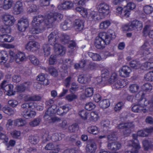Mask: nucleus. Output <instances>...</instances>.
Here are the masks:
<instances>
[{"label":"nucleus","instance_id":"473e14b6","mask_svg":"<svg viewBox=\"0 0 153 153\" xmlns=\"http://www.w3.org/2000/svg\"><path fill=\"white\" fill-rule=\"evenodd\" d=\"M88 55L94 61H99L101 59L100 56L97 53L89 52L88 53Z\"/></svg>","mask_w":153,"mask_h":153},{"label":"nucleus","instance_id":"ea45409f","mask_svg":"<svg viewBox=\"0 0 153 153\" xmlns=\"http://www.w3.org/2000/svg\"><path fill=\"white\" fill-rule=\"evenodd\" d=\"M89 79L85 75H79L78 78V81L79 83L86 84L89 82Z\"/></svg>","mask_w":153,"mask_h":153},{"label":"nucleus","instance_id":"4c0bfd02","mask_svg":"<svg viewBox=\"0 0 153 153\" xmlns=\"http://www.w3.org/2000/svg\"><path fill=\"white\" fill-rule=\"evenodd\" d=\"M111 22L109 20H107L101 22L100 25L99 27L101 29H105L110 25Z\"/></svg>","mask_w":153,"mask_h":153},{"label":"nucleus","instance_id":"2eb2a0df","mask_svg":"<svg viewBox=\"0 0 153 153\" xmlns=\"http://www.w3.org/2000/svg\"><path fill=\"white\" fill-rule=\"evenodd\" d=\"M74 4L70 1H65L59 4L57 6L58 9L60 10H69L73 7Z\"/></svg>","mask_w":153,"mask_h":153},{"label":"nucleus","instance_id":"ddd939ff","mask_svg":"<svg viewBox=\"0 0 153 153\" xmlns=\"http://www.w3.org/2000/svg\"><path fill=\"white\" fill-rule=\"evenodd\" d=\"M18 30L20 31H24L29 26V22L27 19L21 18L17 25Z\"/></svg>","mask_w":153,"mask_h":153},{"label":"nucleus","instance_id":"f03ea898","mask_svg":"<svg viewBox=\"0 0 153 153\" xmlns=\"http://www.w3.org/2000/svg\"><path fill=\"white\" fill-rule=\"evenodd\" d=\"M59 34L56 31L51 32L48 36V42L51 45H54V50L57 55L63 56L65 53V48L58 43Z\"/></svg>","mask_w":153,"mask_h":153},{"label":"nucleus","instance_id":"7ed1b4c3","mask_svg":"<svg viewBox=\"0 0 153 153\" xmlns=\"http://www.w3.org/2000/svg\"><path fill=\"white\" fill-rule=\"evenodd\" d=\"M48 15L44 17L42 15H39L33 18L32 21V27L30 30V32L32 34H38L42 32L45 29L44 27L40 26L42 23H43L46 26L50 25L47 24L48 19H46Z\"/></svg>","mask_w":153,"mask_h":153},{"label":"nucleus","instance_id":"0eeeda50","mask_svg":"<svg viewBox=\"0 0 153 153\" xmlns=\"http://www.w3.org/2000/svg\"><path fill=\"white\" fill-rule=\"evenodd\" d=\"M0 87L1 88L5 91L6 94L7 95L10 96L14 95L15 92L13 90V85H9L6 80H4L2 82Z\"/></svg>","mask_w":153,"mask_h":153},{"label":"nucleus","instance_id":"4468645a","mask_svg":"<svg viewBox=\"0 0 153 153\" xmlns=\"http://www.w3.org/2000/svg\"><path fill=\"white\" fill-rule=\"evenodd\" d=\"M24 10L23 3L22 2L18 1L14 4L12 11L15 15H18L22 13Z\"/></svg>","mask_w":153,"mask_h":153},{"label":"nucleus","instance_id":"9d476101","mask_svg":"<svg viewBox=\"0 0 153 153\" xmlns=\"http://www.w3.org/2000/svg\"><path fill=\"white\" fill-rule=\"evenodd\" d=\"M99 13L104 16H106L110 12L109 5L105 3H102L98 5L97 7Z\"/></svg>","mask_w":153,"mask_h":153},{"label":"nucleus","instance_id":"e433bc0d","mask_svg":"<svg viewBox=\"0 0 153 153\" xmlns=\"http://www.w3.org/2000/svg\"><path fill=\"white\" fill-rule=\"evenodd\" d=\"M43 49L45 56H48L50 54L51 48L49 45H44L43 47Z\"/></svg>","mask_w":153,"mask_h":153},{"label":"nucleus","instance_id":"bb28decb","mask_svg":"<svg viewBox=\"0 0 153 153\" xmlns=\"http://www.w3.org/2000/svg\"><path fill=\"white\" fill-rule=\"evenodd\" d=\"M153 132V128H150L146 129L145 131L140 130L137 133L138 136L142 137L146 136L149 133H150Z\"/></svg>","mask_w":153,"mask_h":153},{"label":"nucleus","instance_id":"a211bd4d","mask_svg":"<svg viewBox=\"0 0 153 153\" xmlns=\"http://www.w3.org/2000/svg\"><path fill=\"white\" fill-rule=\"evenodd\" d=\"M128 145L129 146L133 147L131 150L128 151L127 153H138V150L139 149L140 146L139 144L137 143V141L133 143L131 141H128Z\"/></svg>","mask_w":153,"mask_h":153},{"label":"nucleus","instance_id":"a19ab883","mask_svg":"<svg viewBox=\"0 0 153 153\" xmlns=\"http://www.w3.org/2000/svg\"><path fill=\"white\" fill-rule=\"evenodd\" d=\"M139 88V86L137 84L131 85L129 87V90L131 93H136L138 92Z\"/></svg>","mask_w":153,"mask_h":153},{"label":"nucleus","instance_id":"37998d69","mask_svg":"<svg viewBox=\"0 0 153 153\" xmlns=\"http://www.w3.org/2000/svg\"><path fill=\"white\" fill-rule=\"evenodd\" d=\"M78 96L76 95L71 93L68 94L65 97V99L69 102H72L77 98Z\"/></svg>","mask_w":153,"mask_h":153},{"label":"nucleus","instance_id":"7c9ffc66","mask_svg":"<svg viewBox=\"0 0 153 153\" xmlns=\"http://www.w3.org/2000/svg\"><path fill=\"white\" fill-rule=\"evenodd\" d=\"M38 81L43 82V84L45 85H47L49 84L48 80L46 79L44 74L41 73L37 76V78Z\"/></svg>","mask_w":153,"mask_h":153},{"label":"nucleus","instance_id":"49530a36","mask_svg":"<svg viewBox=\"0 0 153 153\" xmlns=\"http://www.w3.org/2000/svg\"><path fill=\"white\" fill-rule=\"evenodd\" d=\"M10 134L12 137L15 139L19 138L21 134L20 131L16 130H14L12 131Z\"/></svg>","mask_w":153,"mask_h":153},{"label":"nucleus","instance_id":"5fc2aeb1","mask_svg":"<svg viewBox=\"0 0 153 153\" xmlns=\"http://www.w3.org/2000/svg\"><path fill=\"white\" fill-rule=\"evenodd\" d=\"M41 120L40 118H36L33 121L30 122L29 125L31 127H35L39 125Z\"/></svg>","mask_w":153,"mask_h":153},{"label":"nucleus","instance_id":"8fccbe9b","mask_svg":"<svg viewBox=\"0 0 153 153\" xmlns=\"http://www.w3.org/2000/svg\"><path fill=\"white\" fill-rule=\"evenodd\" d=\"M60 40L64 43L69 42V36L66 34H62L60 35Z\"/></svg>","mask_w":153,"mask_h":153},{"label":"nucleus","instance_id":"774afa93","mask_svg":"<svg viewBox=\"0 0 153 153\" xmlns=\"http://www.w3.org/2000/svg\"><path fill=\"white\" fill-rule=\"evenodd\" d=\"M49 63L51 65H53L55 64L56 61V56L55 55H51L49 59Z\"/></svg>","mask_w":153,"mask_h":153},{"label":"nucleus","instance_id":"6ab92c4d","mask_svg":"<svg viewBox=\"0 0 153 153\" xmlns=\"http://www.w3.org/2000/svg\"><path fill=\"white\" fill-rule=\"evenodd\" d=\"M107 147L108 149L115 152L121 148V145L120 143L117 142L108 143Z\"/></svg>","mask_w":153,"mask_h":153},{"label":"nucleus","instance_id":"c03bdc74","mask_svg":"<svg viewBox=\"0 0 153 153\" xmlns=\"http://www.w3.org/2000/svg\"><path fill=\"white\" fill-rule=\"evenodd\" d=\"M29 140L31 143L35 144L38 142L39 137L37 136L31 135L29 137Z\"/></svg>","mask_w":153,"mask_h":153},{"label":"nucleus","instance_id":"393cba45","mask_svg":"<svg viewBox=\"0 0 153 153\" xmlns=\"http://www.w3.org/2000/svg\"><path fill=\"white\" fill-rule=\"evenodd\" d=\"M97 149L96 144L94 142L91 143L90 144L88 145L86 148L87 153H94Z\"/></svg>","mask_w":153,"mask_h":153},{"label":"nucleus","instance_id":"f8f14e48","mask_svg":"<svg viewBox=\"0 0 153 153\" xmlns=\"http://www.w3.org/2000/svg\"><path fill=\"white\" fill-rule=\"evenodd\" d=\"M40 47L39 43L36 41H31L26 45L25 48L29 51L34 52L38 50Z\"/></svg>","mask_w":153,"mask_h":153},{"label":"nucleus","instance_id":"c85d7f7f","mask_svg":"<svg viewBox=\"0 0 153 153\" xmlns=\"http://www.w3.org/2000/svg\"><path fill=\"white\" fill-rule=\"evenodd\" d=\"M99 105L100 108L103 109H105L108 108L110 106V102L108 100H103L100 102Z\"/></svg>","mask_w":153,"mask_h":153},{"label":"nucleus","instance_id":"f3484780","mask_svg":"<svg viewBox=\"0 0 153 153\" xmlns=\"http://www.w3.org/2000/svg\"><path fill=\"white\" fill-rule=\"evenodd\" d=\"M72 108V106L69 104H66L58 108L57 110V114L59 115L65 114Z\"/></svg>","mask_w":153,"mask_h":153},{"label":"nucleus","instance_id":"cd10ccee","mask_svg":"<svg viewBox=\"0 0 153 153\" xmlns=\"http://www.w3.org/2000/svg\"><path fill=\"white\" fill-rule=\"evenodd\" d=\"M14 2L13 0H4L3 5V9L7 10L10 8Z\"/></svg>","mask_w":153,"mask_h":153},{"label":"nucleus","instance_id":"a878e982","mask_svg":"<svg viewBox=\"0 0 153 153\" xmlns=\"http://www.w3.org/2000/svg\"><path fill=\"white\" fill-rule=\"evenodd\" d=\"M26 59V57L24 53L19 52L15 55V60L16 62L19 63L20 62L24 61Z\"/></svg>","mask_w":153,"mask_h":153},{"label":"nucleus","instance_id":"e2e57ef3","mask_svg":"<svg viewBox=\"0 0 153 153\" xmlns=\"http://www.w3.org/2000/svg\"><path fill=\"white\" fill-rule=\"evenodd\" d=\"M25 85L22 83L17 86L16 87L17 92L19 93H22L24 92L26 89V86H25Z\"/></svg>","mask_w":153,"mask_h":153},{"label":"nucleus","instance_id":"864d4df0","mask_svg":"<svg viewBox=\"0 0 153 153\" xmlns=\"http://www.w3.org/2000/svg\"><path fill=\"white\" fill-rule=\"evenodd\" d=\"M97 83L98 84L104 86L106 83V80H105L102 76H100L96 78Z\"/></svg>","mask_w":153,"mask_h":153},{"label":"nucleus","instance_id":"6e6552de","mask_svg":"<svg viewBox=\"0 0 153 153\" xmlns=\"http://www.w3.org/2000/svg\"><path fill=\"white\" fill-rule=\"evenodd\" d=\"M63 15L60 13H51L48 15L46 19L47 24L51 25L55 21L59 19L60 20L63 18Z\"/></svg>","mask_w":153,"mask_h":153},{"label":"nucleus","instance_id":"09e8293b","mask_svg":"<svg viewBox=\"0 0 153 153\" xmlns=\"http://www.w3.org/2000/svg\"><path fill=\"white\" fill-rule=\"evenodd\" d=\"M94 89L92 88H88L85 90V94L87 97H91L93 94Z\"/></svg>","mask_w":153,"mask_h":153},{"label":"nucleus","instance_id":"20e7f679","mask_svg":"<svg viewBox=\"0 0 153 153\" xmlns=\"http://www.w3.org/2000/svg\"><path fill=\"white\" fill-rule=\"evenodd\" d=\"M117 75L115 73H113L110 79L109 82L113 84V87L118 89L126 86L128 83L127 80L118 79H117Z\"/></svg>","mask_w":153,"mask_h":153},{"label":"nucleus","instance_id":"f257e3e1","mask_svg":"<svg viewBox=\"0 0 153 153\" xmlns=\"http://www.w3.org/2000/svg\"><path fill=\"white\" fill-rule=\"evenodd\" d=\"M115 37L114 32L111 30H109L106 32H100L99 34V36L96 38L95 46L98 49H103L106 45L109 44Z\"/></svg>","mask_w":153,"mask_h":153},{"label":"nucleus","instance_id":"de8ad7c7","mask_svg":"<svg viewBox=\"0 0 153 153\" xmlns=\"http://www.w3.org/2000/svg\"><path fill=\"white\" fill-rule=\"evenodd\" d=\"M61 28L63 30H66L69 28L71 27V22H68L65 21L62 23L61 25Z\"/></svg>","mask_w":153,"mask_h":153},{"label":"nucleus","instance_id":"b1692460","mask_svg":"<svg viewBox=\"0 0 153 153\" xmlns=\"http://www.w3.org/2000/svg\"><path fill=\"white\" fill-rule=\"evenodd\" d=\"M8 58V54L6 51H2L0 52V64H4Z\"/></svg>","mask_w":153,"mask_h":153},{"label":"nucleus","instance_id":"69168bd1","mask_svg":"<svg viewBox=\"0 0 153 153\" xmlns=\"http://www.w3.org/2000/svg\"><path fill=\"white\" fill-rule=\"evenodd\" d=\"M78 129V125L76 124H74L68 127V130L71 132H74L77 131Z\"/></svg>","mask_w":153,"mask_h":153},{"label":"nucleus","instance_id":"f704fd0d","mask_svg":"<svg viewBox=\"0 0 153 153\" xmlns=\"http://www.w3.org/2000/svg\"><path fill=\"white\" fill-rule=\"evenodd\" d=\"M2 110L5 113L9 115H13L15 113V111L13 109L6 106L4 107Z\"/></svg>","mask_w":153,"mask_h":153},{"label":"nucleus","instance_id":"338daca9","mask_svg":"<svg viewBox=\"0 0 153 153\" xmlns=\"http://www.w3.org/2000/svg\"><path fill=\"white\" fill-rule=\"evenodd\" d=\"M142 88L143 90L145 91H149L152 90V86L150 83H146L143 85L142 86Z\"/></svg>","mask_w":153,"mask_h":153},{"label":"nucleus","instance_id":"603ef678","mask_svg":"<svg viewBox=\"0 0 153 153\" xmlns=\"http://www.w3.org/2000/svg\"><path fill=\"white\" fill-rule=\"evenodd\" d=\"M144 67L146 69H149L153 68V59L150 60L149 61L144 63Z\"/></svg>","mask_w":153,"mask_h":153},{"label":"nucleus","instance_id":"39448f33","mask_svg":"<svg viewBox=\"0 0 153 153\" xmlns=\"http://www.w3.org/2000/svg\"><path fill=\"white\" fill-rule=\"evenodd\" d=\"M21 114L25 118L30 119L36 115V112L34 111L28 109L29 108L28 103H24L21 105Z\"/></svg>","mask_w":153,"mask_h":153},{"label":"nucleus","instance_id":"c756f323","mask_svg":"<svg viewBox=\"0 0 153 153\" xmlns=\"http://www.w3.org/2000/svg\"><path fill=\"white\" fill-rule=\"evenodd\" d=\"M41 99V97L39 96H30L29 95H26L24 98L25 101H39Z\"/></svg>","mask_w":153,"mask_h":153},{"label":"nucleus","instance_id":"680f3d73","mask_svg":"<svg viewBox=\"0 0 153 153\" xmlns=\"http://www.w3.org/2000/svg\"><path fill=\"white\" fill-rule=\"evenodd\" d=\"M139 104L138 105H134L132 108V111L138 113L141 112L142 107L140 106Z\"/></svg>","mask_w":153,"mask_h":153},{"label":"nucleus","instance_id":"052dcab7","mask_svg":"<svg viewBox=\"0 0 153 153\" xmlns=\"http://www.w3.org/2000/svg\"><path fill=\"white\" fill-rule=\"evenodd\" d=\"M130 66L135 69H138L140 67V65L139 62L133 60L130 62Z\"/></svg>","mask_w":153,"mask_h":153},{"label":"nucleus","instance_id":"2f4dec72","mask_svg":"<svg viewBox=\"0 0 153 153\" xmlns=\"http://www.w3.org/2000/svg\"><path fill=\"white\" fill-rule=\"evenodd\" d=\"M76 11L79 13L83 17L86 18L87 17L88 13L86 9L83 7H77L76 8Z\"/></svg>","mask_w":153,"mask_h":153},{"label":"nucleus","instance_id":"72a5a7b5","mask_svg":"<svg viewBox=\"0 0 153 153\" xmlns=\"http://www.w3.org/2000/svg\"><path fill=\"white\" fill-rule=\"evenodd\" d=\"M26 123L25 120L22 118H19L15 120L14 121V125L16 126H22Z\"/></svg>","mask_w":153,"mask_h":153},{"label":"nucleus","instance_id":"423d86ee","mask_svg":"<svg viewBox=\"0 0 153 153\" xmlns=\"http://www.w3.org/2000/svg\"><path fill=\"white\" fill-rule=\"evenodd\" d=\"M51 108H49L46 112L44 116L45 119L49 123L59 122L60 119L56 117H53L55 112L52 110Z\"/></svg>","mask_w":153,"mask_h":153},{"label":"nucleus","instance_id":"6e6d98bb","mask_svg":"<svg viewBox=\"0 0 153 153\" xmlns=\"http://www.w3.org/2000/svg\"><path fill=\"white\" fill-rule=\"evenodd\" d=\"M98 118L97 113L95 112H92L90 114V120H91L96 121Z\"/></svg>","mask_w":153,"mask_h":153},{"label":"nucleus","instance_id":"5701e85b","mask_svg":"<svg viewBox=\"0 0 153 153\" xmlns=\"http://www.w3.org/2000/svg\"><path fill=\"white\" fill-rule=\"evenodd\" d=\"M88 19L90 21H96L100 20V18L98 12L93 11L89 13Z\"/></svg>","mask_w":153,"mask_h":153},{"label":"nucleus","instance_id":"0e129e2a","mask_svg":"<svg viewBox=\"0 0 153 153\" xmlns=\"http://www.w3.org/2000/svg\"><path fill=\"white\" fill-rule=\"evenodd\" d=\"M139 105L141 106H147L149 103V101L145 98H141L139 101Z\"/></svg>","mask_w":153,"mask_h":153},{"label":"nucleus","instance_id":"c9c22d12","mask_svg":"<svg viewBox=\"0 0 153 153\" xmlns=\"http://www.w3.org/2000/svg\"><path fill=\"white\" fill-rule=\"evenodd\" d=\"M143 144L144 149L146 150H147L153 148V145L151 142L148 140H143Z\"/></svg>","mask_w":153,"mask_h":153},{"label":"nucleus","instance_id":"4d7b16f0","mask_svg":"<svg viewBox=\"0 0 153 153\" xmlns=\"http://www.w3.org/2000/svg\"><path fill=\"white\" fill-rule=\"evenodd\" d=\"M144 78L147 81H153V74L152 71L149 72L146 74L144 76Z\"/></svg>","mask_w":153,"mask_h":153},{"label":"nucleus","instance_id":"a18cd8bd","mask_svg":"<svg viewBox=\"0 0 153 153\" xmlns=\"http://www.w3.org/2000/svg\"><path fill=\"white\" fill-rule=\"evenodd\" d=\"M101 76L107 82V80L109 77V71L107 69H104L102 70V71Z\"/></svg>","mask_w":153,"mask_h":153},{"label":"nucleus","instance_id":"9b49d317","mask_svg":"<svg viewBox=\"0 0 153 153\" xmlns=\"http://www.w3.org/2000/svg\"><path fill=\"white\" fill-rule=\"evenodd\" d=\"M51 138V136L50 135L49 132L48 131H46L45 134L43 136V141H47ZM51 138L52 140L54 141H57L62 139L60 134L58 133H55L53 134Z\"/></svg>","mask_w":153,"mask_h":153},{"label":"nucleus","instance_id":"3c124183","mask_svg":"<svg viewBox=\"0 0 153 153\" xmlns=\"http://www.w3.org/2000/svg\"><path fill=\"white\" fill-rule=\"evenodd\" d=\"M29 59L31 62L35 65H37L39 63L38 59L35 56L31 55L29 56Z\"/></svg>","mask_w":153,"mask_h":153},{"label":"nucleus","instance_id":"58836bf2","mask_svg":"<svg viewBox=\"0 0 153 153\" xmlns=\"http://www.w3.org/2000/svg\"><path fill=\"white\" fill-rule=\"evenodd\" d=\"M143 10L146 14H150L153 12V7L150 5H147L143 7Z\"/></svg>","mask_w":153,"mask_h":153},{"label":"nucleus","instance_id":"79ce46f5","mask_svg":"<svg viewBox=\"0 0 153 153\" xmlns=\"http://www.w3.org/2000/svg\"><path fill=\"white\" fill-rule=\"evenodd\" d=\"M88 131L91 134H97L98 133V128L95 126H90L88 128Z\"/></svg>","mask_w":153,"mask_h":153},{"label":"nucleus","instance_id":"412c9836","mask_svg":"<svg viewBox=\"0 0 153 153\" xmlns=\"http://www.w3.org/2000/svg\"><path fill=\"white\" fill-rule=\"evenodd\" d=\"M74 26L75 30L80 31L83 29L84 25L83 21L80 19H76L74 22Z\"/></svg>","mask_w":153,"mask_h":153},{"label":"nucleus","instance_id":"dca6fc26","mask_svg":"<svg viewBox=\"0 0 153 153\" xmlns=\"http://www.w3.org/2000/svg\"><path fill=\"white\" fill-rule=\"evenodd\" d=\"M115 12L118 15H120L121 17L127 18L130 15L129 11L127 10L126 7L123 9L122 7H118L116 9Z\"/></svg>","mask_w":153,"mask_h":153},{"label":"nucleus","instance_id":"13d9d810","mask_svg":"<svg viewBox=\"0 0 153 153\" xmlns=\"http://www.w3.org/2000/svg\"><path fill=\"white\" fill-rule=\"evenodd\" d=\"M48 71L50 74L53 76H56L58 75V72L56 69L53 67L51 66L48 68Z\"/></svg>","mask_w":153,"mask_h":153},{"label":"nucleus","instance_id":"aec40b11","mask_svg":"<svg viewBox=\"0 0 153 153\" xmlns=\"http://www.w3.org/2000/svg\"><path fill=\"white\" fill-rule=\"evenodd\" d=\"M131 70L130 67L128 66H123L120 72V75L123 77H127L129 76Z\"/></svg>","mask_w":153,"mask_h":153},{"label":"nucleus","instance_id":"4be33fe9","mask_svg":"<svg viewBox=\"0 0 153 153\" xmlns=\"http://www.w3.org/2000/svg\"><path fill=\"white\" fill-rule=\"evenodd\" d=\"M130 24L132 30L136 29L137 30H140L142 28L143 24L140 21L137 20H134Z\"/></svg>","mask_w":153,"mask_h":153},{"label":"nucleus","instance_id":"bf43d9fd","mask_svg":"<svg viewBox=\"0 0 153 153\" xmlns=\"http://www.w3.org/2000/svg\"><path fill=\"white\" fill-rule=\"evenodd\" d=\"M85 107L87 110L90 111L95 107V105L92 102H89L86 104Z\"/></svg>","mask_w":153,"mask_h":153},{"label":"nucleus","instance_id":"1a4fd4ad","mask_svg":"<svg viewBox=\"0 0 153 153\" xmlns=\"http://www.w3.org/2000/svg\"><path fill=\"white\" fill-rule=\"evenodd\" d=\"M2 18L3 22L6 26H12L14 24L16 21L14 17L8 14L3 15Z\"/></svg>","mask_w":153,"mask_h":153}]
</instances>
